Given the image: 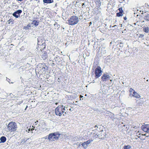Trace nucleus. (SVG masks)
<instances>
[{
  "instance_id": "1",
  "label": "nucleus",
  "mask_w": 149,
  "mask_h": 149,
  "mask_svg": "<svg viewBox=\"0 0 149 149\" xmlns=\"http://www.w3.org/2000/svg\"><path fill=\"white\" fill-rule=\"evenodd\" d=\"M64 107H63V105H60L57 107L55 109V113L57 116H61L63 115L65 116L66 115V113L65 112Z\"/></svg>"
},
{
  "instance_id": "2",
  "label": "nucleus",
  "mask_w": 149,
  "mask_h": 149,
  "mask_svg": "<svg viewBox=\"0 0 149 149\" xmlns=\"http://www.w3.org/2000/svg\"><path fill=\"white\" fill-rule=\"evenodd\" d=\"M79 17L76 16H71L67 20V23L69 25H74L77 24L79 21Z\"/></svg>"
},
{
  "instance_id": "3",
  "label": "nucleus",
  "mask_w": 149,
  "mask_h": 149,
  "mask_svg": "<svg viewBox=\"0 0 149 149\" xmlns=\"http://www.w3.org/2000/svg\"><path fill=\"white\" fill-rule=\"evenodd\" d=\"M61 134L57 133H51L48 136V139L51 141L57 140Z\"/></svg>"
},
{
  "instance_id": "4",
  "label": "nucleus",
  "mask_w": 149,
  "mask_h": 149,
  "mask_svg": "<svg viewBox=\"0 0 149 149\" xmlns=\"http://www.w3.org/2000/svg\"><path fill=\"white\" fill-rule=\"evenodd\" d=\"M8 128L9 131L11 132L15 131L17 128L16 123L13 122L10 123L8 125Z\"/></svg>"
},
{
  "instance_id": "5",
  "label": "nucleus",
  "mask_w": 149,
  "mask_h": 149,
  "mask_svg": "<svg viewBox=\"0 0 149 149\" xmlns=\"http://www.w3.org/2000/svg\"><path fill=\"white\" fill-rule=\"evenodd\" d=\"M102 72L100 67V66H98L95 70V78H97L100 77L102 75Z\"/></svg>"
},
{
  "instance_id": "6",
  "label": "nucleus",
  "mask_w": 149,
  "mask_h": 149,
  "mask_svg": "<svg viewBox=\"0 0 149 149\" xmlns=\"http://www.w3.org/2000/svg\"><path fill=\"white\" fill-rule=\"evenodd\" d=\"M111 77L109 75L104 74H103L101 77V79L103 81H106L109 80L110 79Z\"/></svg>"
},
{
  "instance_id": "7",
  "label": "nucleus",
  "mask_w": 149,
  "mask_h": 149,
  "mask_svg": "<svg viewBox=\"0 0 149 149\" xmlns=\"http://www.w3.org/2000/svg\"><path fill=\"white\" fill-rule=\"evenodd\" d=\"M106 131L105 130H102L99 132L97 136L99 138H102L106 137Z\"/></svg>"
},
{
  "instance_id": "8",
  "label": "nucleus",
  "mask_w": 149,
  "mask_h": 149,
  "mask_svg": "<svg viewBox=\"0 0 149 149\" xmlns=\"http://www.w3.org/2000/svg\"><path fill=\"white\" fill-rule=\"evenodd\" d=\"M141 129L144 132H149V124L142 125Z\"/></svg>"
},
{
  "instance_id": "9",
  "label": "nucleus",
  "mask_w": 149,
  "mask_h": 149,
  "mask_svg": "<svg viewBox=\"0 0 149 149\" xmlns=\"http://www.w3.org/2000/svg\"><path fill=\"white\" fill-rule=\"evenodd\" d=\"M22 11L21 10H18L15 12L13 14V15L16 18H17L20 16V14L22 13Z\"/></svg>"
},
{
  "instance_id": "10",
  "label": "nucleus",
  "mask_w": 149,
  "mask_h": 149,
  "mask_svg": "<svg viewBox=\"0 0 149 149\" xmlns=\"http://www.w3.org/2000/svg\"><path fill=\"white\" fill-rule=\"evenodd\" d=\"M41 123L42 124H40L39 125V127H41L40 128L39 127V129L40 130L42 131L45 128V122L43 121Z\"/></svg>"
},
{
  "instance_id": "11",
  "label": "nucleus",
  "mask_w": 149,
  "mask_h": 149,
  "mask_svg": "<svg viewBox=\"0 0 149 149\" xmlns=\"http://www.w3.org/2000/svg\"><path fill=\"white\" fill-rule=\"evenodd\" d=\"M44 4H50L54 2L53 0H43V1Z\"/></svg>"
},
{
  "instance_id": "12",
  "label": "nucleus",
  "mask_w": 149,
  "mask_h": 149,
  "mask_svg": "<svg viewBox=\"0 0 149 149\" xmlns=\"http://www.w3.org/2000/svg\"><path fill=\"white\" fill-rule=\"evenodd\" d=\"M82 139V137L79 136H77L73 137L72 140L74 141H77L81 140Z\"/></svg>"
},
{
  "instance_id": "13",
  "label": "nucleus",
  "mask_w": 149,
  "mask_h": 149,
  "mask_svg": "<svg viewBox=\"0 0 149 149\" xmlns=\"http://www.w3.org/2000/svg\"><path fill=\"white\" fill-rule=\"evenodd\" d=\"M47 57L48 56L47 52H44L42 53V58L44 60L46 59Z\"/></svg>"
},
{
  "instance_id": "14",
  "label": "nucleus",
  "mask_w": 149,
  "mask_h": 149,
  "mask_svg": "<svg viewBox=\"0 0 149 149\" xmlns=\"http://www.w3.org/2000/svg\"><path fill=\"white\" fill-rule=\"evenodd\" d=\"M132 95L134 97L136 98H139L140 97V95L135 92H134V93H133Z\"/></svg>"
},
{
  "instance_id": "15",
  "label": "nucleus",
  "mask_w": 149,
  "mask_h": 149,
  "mask_svg": "<svg viewBox=\"0 0 149 149\" xmlns=\"http://www.w3.org/2000/svg\"><path fill=\"white\" fill-rule=\"evenodd\" d=\"M0 140L1 142L4 143L6 141V138L4 136H2L0 138Z\"/></svg>"
},
{
  "instance_id": "16",
  "label": "nucleus",
  "mask_w": 149,
  "mask_h": 149,
  "mask_svg": "<svg viewBox=\"0 0 149 149\" xmlns=\"http://www.w3.org/2000/svg\"><path fill=\"white\" fill-rule=\"evenodd\" d=\"M143 31L146 33L149 31V28L148 27H144L143 28Z\"/></svg>"
},
{
  "instance_id": "17",
  "label": "nucleus",
  "mask_w": 149,
  "mask_h": 149,
  "mask_svg": "<svg viewBox=\"0 0 149 149\" xmlns=\"http://www.w3.org/2000/svg\"><path fill=\"white\" fill-rule=\"evenodd\" d=\"M144 19L147 21H149V13H147V15H145Z\"/></svg>"
},
{
  "instance_id": "18",
  "label": "nucleus",
  "mask_w": 149,
  "mask_h": 149,
  "mask_svg": "<svg viewBox=\"0 0 149 149\" xmlns=\"http://www.w3.org/2000/svg\"><path fill=\"white\" fill-rule=\"evenodd\" d=\"M93 141V140H89L86 142H85V143H86V145L87 146L88 145L90 144Z\"/></svg>"
},
{
  "instance_id": "19",
  "label": "nucleus",
  "mask_w": 149,
  "mask_h": 149,
  "mask_svg": "<svg viewBox=\"0 0 149 149\" xmlns=\"http://www.w3.org/2000/svg\"><path fill=\"white\" fill-rule=\"evenodd\" d=\"M131 146L129 145L127 146H125L123 147L124 149H130L131 148Z\"/></svg>"
},
{
  "instance_id": "20",
  "label": "nucleus",
  "mask_w": 149,
  "mask_h": 149,
  "mask_svg": "<svg viewBox=\"0 0 149 149\" xmlns=\"http://www.w3.org/2000/svg\"><path fill=\"white\" fill-rule=\"evenodd\" d=\"M33 23L35 26H37L38 25L39 22H38L37 21L34 20L33 21Z\"/></svg>"
},
{
  "instance_id": "21",
  "label": "nucleus",
  "mask_w": 149,
  "mask_h": 149,
  "mask_svg": "<svg viewBox=\"0 0 149 149\" xmlns=\"http://www.w3.org/2000/svg\"><path fill=\"white\" fill-rule=\"evenodd\" d=\"M63 107H64V109H65V112H66L67 111L69 110L68 109V108L69 107H68L67 106H63Z\"/></svg>"
},
{
  "instance_id": "22",
  "label": "nucleus",
  "mask_w": 149,
  "mask_h": 149,
  "mask_svg": "<svg viewBox=\"0 0 149 149\" xmlns=\"http://www.w3.org/2000/svg\"><path fill=\"white\" fill-rule=\"evenodd\" d=\"M28 139H27L26 140H25L24 139H22L20 143L21 144H23L24 143H25L26 141H27V140Z\"/></svg>"
},
{
  "instance_id": "23",
  "label": "nucleus",
  "mask_w": 149,
  "mask_h": 149,
  "mask_svg": "<svg viewBox=\"0 0 149 149\" xmlns=\"http://www.w3.org/2000/svg\"><path fill=\"white\" fill-rule=\"evenodd\" d=\"M123 15V13L119 12L117 13V16L118 17L121 16Z\"/></svg>"
},
{
  "instance_id": "24",
  "label": "nucleus",
  "mask_w": 149,
  "mask_h": 149,
  "mask_svg": "<svg viewBox=\"0 0 149 149\" xmlns=\"http://www.w3.org/2000/svg\"><path fill=\"white\" fill-rule=\"evenodd\" d=\"M85 143V142H84L81 144V145L84 147V148H86L87 147V146L86 145V144Z\"/></svg>"
},
{
  "instance_id": "25",
  "label": "nucleus",
  "mask_w": 149,
  "mask_h": 149,
  "mask_svg": "<svg viewBox=\"0 0 149 149\" xmlns=\"http://www.w3.org/2000/svg\"><path fill=\"white\" fill-rule=\"evenodd\" d=\"M118 45L121 47H123V44L122 42H120L119 43H118Z\"/></svg>"
},
{
  "instance_id": "26",
  "label": "nucleus",
  "mask_w": 149,
  "mask_h": 149,
  "mask_svg": "<svg viewBox=\"0 0 149 149\" xmlns=\"http://www.w3.org/2000/svg\"><path fill=\"white\" fill-rule=\"evenodd\" d=\"M43 67L45 66V67H43V68H42V69L44 71L45 70H47V69L48 68L47 66H46L45 65H43Z\"/></svg>"
},
{
  "instance_id": "27",
  "label": "nucleus",
  "mask_w": 149,
  "mask_h": 149,
  "mask_svg": "<svg viewBox=\"0 0 149 149\" xmlns=\"http://www.w3.org/2000/svg\"><path fill=\"white\" fill-rule=\"evenodd\" d=\"M130 93H131L132 92L133 93L134 92H135V91L132 88H130Z\"/></svg>"
},
{
  "instance_id": "28",
  "label": "nucleus",
  "mask_w": 149,
  "mask_h": 149,
  "mask_svg": "<svg viewBox=\"0 0 149 149\" xmlns=\"http://www.w3.org/2000/svg\"><path fill=\"white\" fill-rule=\"evenodd\" d=\"M119 12H121L123 13V11L122 9V8H120L119 9Z\"/></svg>"
},
{
  "instance_id": "29",
  "label": "nucleus",
  "mask_w": 149,
  "mask_h": 149,
  "mask_svg": "<svg viewBox=\"0 0 149 149\" xmlns=\"http://www.w3.org/2000/svg\"><path fill=\"white\" fill-rule=\"evenodd\" d=\"M144 36L143 34H141L140 35L139 38H142L144 37Z\"/></svg>"
},
{
  "instance_id": "30",
  "label": "nucleus",
  "mask_w": 149,
  "mask_h": 149,
  "mask_svg": "<svg viewBox=\"0 0 149 149\" xmlns=\"http://www.w3.org/2000/svg\"><path fill=\"white\" fill-rule=\"evenodd\" d=\"M8 21H9V24H10V23H11V22H13L12 19H10Z\"/></svg>"
},
{
  "instance_id": "31",
  "label": "nucleus",
  "mask_w": 149,
  "mask_h": 149,
  "mask_svg": "<svg viewBox=\"0 0 149 149\" xmlns=\"http://www.w3.org/2000/svg\"><path fill=\"white\" fill-rule=\"evenodd\" d=\"M38 45H41V44L40 43V42L38 39Z\"/></svg>"
},
{
  "instance_id": "32",
  "label": "nucleus",
  "mask_w": 149,
  "mask_h": 149,
  "mask_svg": "<svg viewBox=\"0 0 149 149\" xmlns=\"http://www.w3.org/2000/svg\"><path fill=\"white\" fill-rule=\"evenodd\" d=\"M34 129L33 128H32V129H31V130L30 129H29V131H30V130H31L32 131H33V130H34Z\"/></svg>"
},
{
  "instance_id": "33",
  "label": "nucleus",
  "mask_w": 149,
  "mask_h": 149,
  "mask_svg": "<svg viewBox=\"0 0 149 149\" xmlns=\"http://www.w3.org/2000/svg\"><path fill=\"white\" fill-rule=\"evenodd\" d=\"M45 43H42V46H45Z\"/></svg>"
},
{
  "instance_id": "34",
  "label": "nucleus",
  "mask_w": 149,
  "mask_h": 149,
  "mask_svg": "<svg viewBox=\"0 0 149 149\" xmlns=\"http://www.w3.org/2000/svg\"><path fill=\"white\" fill-rule=\"evenodd\" d=\"M124 19L125 20H126L127 19V18L126 17H124Z\"/></svg>"
},
{
  "instance_id": "35",
  "label": "nucleus",
  "mask_w": 149,
  "mask_h": 149,
  "mask_svg": "<svg viewBox=\"0 0 149 149\" xmlns=\"http://www.w3.org/2000/svg\"><path fill=\"white\" fill-rule=\"evenodd\" d=\"M22 101H20V102H19V103H18V104H19L21 103H22Z\"/></svg>"
},
{
  "instance_id": "36",
  "label": "nucleus",
  "mask_w": 149,
  "mask_h": 149,
  "mask_svg": "<svg viewBox=\"0 0 149 149\" xmlns=\"http://www.w3.org/2000/svg\"><path fill=\"white\" fill-rule=\"evenodd\" d=\"M38 122V121H37L36 122H35V125H36L37 124V122Z\"/></svg>"
},
{
  "instance_id": "37",
  "label": "nucleus",
  "mask_w": 149,
  "mask_h": 149,
  "mask_svg": "<svg viewBox=\"0 0 149 149\" xmlns=\"http://www.w3.org/2000/svg\"><path fill=\"white\" fill-rule=\"evenodd\" d=\"M55 7H56V6H57V3H56L55 4Z\"/></svg>"
},
{
  "instance_id": "38",
  "label": "nucleus",
  "mask_w": 149,
  "mask_h": 149,
  "mask_svg": "<svg viewBox=\"0 0 149 149\" xmlns=\"http://www.w3.org/2000/svg\"><path fill=\"white\" fill-rule=\"evenodd\" d=\"M84 5H85V3H83L82 4V6H84Z\"/></svg>"
},
{
  "instance_id": "39",
  "label": "nucleus",
  "mask_w": 149,
  "mask_h": 149,
  "mask_svg": "<svg viewBox=\"0 0 149 149\" xmlns=\"http://www.w3.org/2000/svg\"><path fill=\"white\" fill-rule=\"evenodd\" d=\"M116 26H117L116 25H114V26H113V27H116Z\"/></svg>"
},
{
  "instance_id": "40",
  "label": "nucleus",
  "mask_w": 149,
  "mask_h": 149,
  "mask_svg": "<svg viewBox=\"0 0 149 149\" xmlns=\"http://www.w3.org/2000/svg\"><path fill=\"white\" fill-rule=\"evenodd\" d=\"M98 127L96 125L95 126V128H96V127Z\"/></svg>"
},
{
  "instance_id": "41",
  "label": "nucleus",
  "mask_w": 149,
  "mask_h": 149,
  "mask_svg": "<svg viewBox=\"0 0 149 149\" xmlns=\"http://www.w3.org/2000/svg\"><path fill=\"white\" fill-rule=\"evenodd\" d=\"M109 80H110L111 81H113V80L111 79H110Z\"/></svg>"
},
{
  "instance_id": "42",
  "label": "nucleus",
  "mask_w": 149,
  "mask_h": 149,
  "mask_svg": "<svg viewBox=\"0 0 149 149\" xmlns=\"http://www.w3.org/2000/svg\"><path fill=\"white\" fill-rule=\"evenodd\" d=\"M83 97V96H81H81H80V98H81V97Z\"/></svg>"
},
{
  "instance_id": "43",
  "label": "nucleus",
  "mask_w": 149,
  "mask_h": 149,
  "mask_svg": "<svg viewBox=\"0 0 149 149\" xmlns=\"http://www.w3.org/2000/svg\"><path fill=\"white\" fill-rule=\"evenodd\" d=\"M8 79V80H7V81H8V82H9V81H9V80H10V79Z\"/></svg>"
},
{
  "instance_id": "44",
  "label": "nucleus",
  "mask_w": 149,
  "mask_h": 149,
  "mask_svg": "<svg viewBox=\"0 0 149 149\" xmlns=\"http://www.w3.org/2000/svg\"><path fill=\"white\" fill-rule=\"evenodd\" d=\"M8 79V80H7V81H8V82H9V81H9V80H10V79Z\"/></svg>"
},
{
  "instance_id": "45",
  "label": "nucleus",
  "mask_w": 149,
  "mask_h": 149,
  "mask_svg": "<svg viewBox=\"0 0 149 149\" xmlns=\"http://www.w3.org/2000/svg\"><path fill=\"white\" fill-rule=\"evenodd\" d=\"M8 79V80H7V81H8V82H9V81H9V80H10V79Z\"/></svg>"
},
{
  "instance_id": "46",
  "label": "nucleus",
  "mask_w": 149,
  "mask_h": 149,
  "mask_svg": "<svg viewBox=\"0 0 149 149\" xmlns=\"http://www.w3.org/2000/svg\"><path fill=\"white\" fill-rule=\"evenodd\" d=\"M69 110H70V111H71V109L70 108L69 109Z\"/></svg>"
},
{
  "instance_id": "47",
  "label": "nucleus",
  "mask_w": 149,
  "mask_h": 149,
  "mask_svg": "<svg viewBox=\"0 0 149 149\" xmlns=\"http://www.w3.org/2000/svg\"><path fill=\"white\" fill-rule=\"evenodd\" d=\"M27 107V106H26V109H25V110H26V108Z\"/></svg>"
},
{
  "instance_id": "48",
  "label": "nucleus",
  "mask_w": 149,
  "mask_h": 149,
  "mask_svg": "<svg viewBox=\"0 0 149 149\" xmlns=\"http://www.w3.org/2000/svg\"><path fill=\"white\" fill-rule=\"evenodd\" d=\"M91 24V22H90V24Z\"/></svg>"
},
{
  "instance_id": "49",
  "label": "nucleus",
  "mask_w": 149,
  "mask_h": 149,
  "mask_svg": "<svg viewBox=\"0 0 149 149\" xmlns=\"http://www.w3.org/2000/svg\"><path fill=\"white\" fill-rule=\"evenodd\" d=\"M100 5H101V3H100Z\"/></svg>"
}]
</instances>
